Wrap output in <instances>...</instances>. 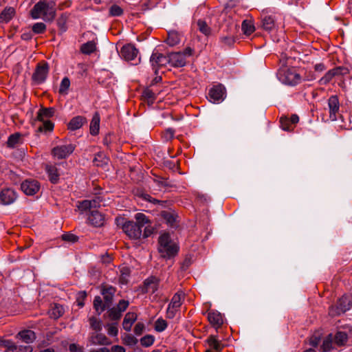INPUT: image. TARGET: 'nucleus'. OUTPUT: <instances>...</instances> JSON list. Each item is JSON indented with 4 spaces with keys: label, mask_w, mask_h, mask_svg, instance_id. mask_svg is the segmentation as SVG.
<instances>
[{
    "label": "nucleus",
    "mask_w": 352,
    "mask_h": 352,
    "mask_svg": "<svg viewBox=\"0 0 352 352\" xmlns=\"http://www.w3.org/2000/svg\"><path fill=\"white\" fill-rule=\"evenodd\" d=\"M102 199L100 197H96L93 199H86L78 202V208L81 212H85L90 210V214L88 217V221L90 224L95 227H100L104 224V218L103 214L98 210H93L100 206Z\"/></svg>",
    "instance_id": "f257e3e1"
},
{
    "label": "nucleus",
    "mask_w": 352,
    "mask_h": 352,
    "mask_svg": "<svg viewBox=\"0 0 352 352\" xmlns=\"http://www.w3.org/2000/svg\"><path fill=\"white\" fill-rule=\"evenodd\" d=\"M30 14L34 19H42L45 21H52L56 16L54 3L45 0L40 1L34 6Z\"/></svg>",
    "instance_id": "f03ea898"
},
{
    "label": "nucleus",
    "mask_w": 352,
    "mask_h": 352,
    "mask_svg": "<svg viewBox=\"0 0 352 352\" xmlns=\"http://www.w3.org/2000/svg\"><path fill=\"white\" fill-rule=\"evenodd\" d=\"M135 219L136 222L127 221L123 225L122 229L129 238L138 239L142 236V228L149 223V219L141 212L135 214Z\"/></svg>",
    "instance_id": "7ed1b4c3"
},
{
    "label": "nucleus",
    "mask_w": 352,
    "mask_h": 352,
    "mask_svg": "<svg viewBox=\"0 0 352 352\" xmlns=\"http://www.w3.org/2000/svg\"><path fill=\"white\" fill-rule=\"evenodd\" d=\"M159 252L165 258L175 256L179 250L176 243L170 239L168 233H163L159 237Z\"/></svg>",
    "instance_id": "20e7f679"
},
{
    "label": "nucleus",
    "mask_w": 352,
    "mask_h": 352,
    "mask_svg": "<svg viewBox=\"0 0 352 352\" xmlns=\"http://www.w3.org/2000/svg\"><path fill=\"white\" fill-rule=\"evenodd\" d=\"M278 80L283 84L294 86L301 82L302 77L295 68L282 67L278 72Z\"/></svg>",
    "instance_id": "39448f33"
},
{
    "label": "nucleus",
    "mask_w": 352,
    "mask_h": 352,
    "mask_svg": "<svg viewBox=\"0 0 352 352\" xmlns=\"http://www.w3.org/2000/svg\"><path fill=\"white\" fill-rule=\"evenodd\" d=\"M352 306V296L344 295L340 298L335 307H331L329 309V314L331 316H339L349 310Z\"/></svg>",
    "instance_id": "423d86ee"
},
{
    "label": "nucleus",
    "mask_w": 352,
    "mask_h": 352,
    "mask_svg": "<svg viewBox=\"0 0 352 352\" xmlns=\"http://www.w3.org/2000/svg\"><path fill=\"white\" fill-rule=\"evenodd\" d=\"M138 50L132 44H126L122 47L120 51V56L126 61H133V65L140 63V58H138Z\"/></svg>",
    "instance_id": "0eeeda50"
},
{
    "label": "nucleus",
    "mask_w": 352,
    "mask_h": 352,
    "mask_svg": "<svg viewBox=\"0 0 352 352\" xmlns=\"http://www.w3.org/2000/svg\"><path fill=\"white\" fill-rule=\"evenodd\" d=\"M76 146L72 143L57 145L52 150V155L58 160L65 159L75 150Z\"/></svg>",
    "instance_id": "6e6552de"
},
{
    "label": "nucleus",
    "mask_w": 352,
    "mask_h": 352,
    "mask_svg": "<svg viewBox=\"0 0 352 352\" xmlns=\"http://www.w3.org/2000/svg\"><path fill=\"white\" fill-rule=\"evenodd\" d=\"M0 346L5 348V352H32L30 345L17 344L10 340H1Z\"/></svg>",
    "instance_id": "1a4fd4ad"
},
{
    "label": "nucleus",
    "mask_w": 352,
    "mask_h": 352,
    "mask_svg": "<svg viewBox=\"0 0 352 352\" xmlns=\"http://www.w3.org/2000/svg\"><path fill=\"white\" fill-rule=\"evenodd\" d=\"M150 63L153 70L157 74V70L167 63H169L168 56H166L160 53L158 51L154 50L150 58Z\"/></svg>",
    "instance_id": "9d476101"
},
{
    "label": "nucleus",
    "mask_w": 352,
    "mask_h": 352,
    "mask_svg": "<svg viewBox=\"0 0 352 352\" xmlns=\"http://www.w3.org/2000/svg\"><path fill=\"white\" fill-rule=\"evenodd\" d=\"M184 294L182 292H177L173 296L166 311L168 318H173L175 316L176 312L182 304Z\"/></svg>",
    "instance_id": "9b49d317"
},
{
    "label": "nucleus",
    "mask_w": 352,
    "mask_h": 352,
    "mask_svg": "<svg viewBox=\"0 0 352 352\" xmlns=\"http://www.w3.org/2000/svg\"><path fill=\"white\" fill-rule=\"evenodd\" d=\"M226 98V89L222 85L212 87L208 93L209 100L213 103H219Z\"/></svg>",
    "instance_id": "f8f14e48"
},
{
    "label": "nucleus",
    "mask_w": 352,
    "mask_h": 352,
    "mask_svg": "<svg viewBox=\"0 0 352 352\" xmlns=\"http://www.w3.org/2000/svg\"><path fill=\"white\" fill-rule=\"evenodd\" d=\"M328 108L329 113V119L331 121L336 120L340 110V102L338 96L333 95L329 98Z\"/></svg>",
    "instance_id": "ddd939ff"
},
{
    "label": "nucleus",
    "mask_w": 352,
    "mask_h": 352,
    "mask_svg": "<svg viewBox=\"0 0 352 352\" xmlns=\"http://www.w3.org/2000/svg\"><path fill=\"white\" fill-rule=\"evenodd\" d=\"M49 72L48 65L46 63L39 64L32 76V79L36 84L43 83L47 76Z\"/></svg>",
    "instance_id": "4468645a"
},
{
    "label": "nucleus",
    "mask_w": 352,
    "mask_h": 352,
    "mask_svg": "<svg viewBox=\"0 0 352 352\" xmlns=\"http://www.w3.org/2000/svg\"><path fill=\"white\" fill-rule=\"evenodd\" d=\"M21 188L27 195H34L39 190L40 184L36 180L27 179L21 184Z\"/></svg>",
    "instance_id": "2eb2a0df"
},
{
    "label": "nucleus",
    "mask_w": 352,
    "mask_h": 352,
    "mask_svg": "<svg viewBox=\"0 0 352 352\" xmlns=\"http://www.w3.org/2000/svg\"><path fill=\"white\" fill-rule=\"evenodd\" d=\"M17 195L11 188L3 189L0 193V200L3 205H10L15 201Z\"/></svg>",
    "instance_id": "dca6fc26"
},
{
    "label": "nucleus",
    "mask_w": 352,
    "mask_h": 352,
    "mask_svg": "<svg viewBox=\"0 0 352 352\" xmlns=\"http://www.w3.org/2000/svg\"><path fill=\"white\" fill-rule=\"evenodd\" d=\"M168 60L169 64L175 67H184L186 63L185 55L182 52L169 54Z\"/></svg>",
    "instance_id": "f3484780"
},
{
    "label": "nucleus",
    "mask_w": 352,
    "mask_h": 352,
    "mask_svg": "<svg viewBox=\"0 0 352 352\" xmlns=\"http://www.w3.org/2000/svg\"><path fill=\"white\" fill-rule=\"evenodd\" d=\"M159 279L155 276L146 278L144 282V292L146 293H155L159 286Z\"/></svg>",
    "instance_id": "a211bd4d"
},
{
    "label": "nucleus",
    "mask_w": 352,
    "mask_h": 352,
    "mask_svg": "<svg viewBox=\"0 0 352 352\" xmlns=\"http://www.w3.org/2000/svg\"><path fill=\"white\" fill-rule=\"evenodd\" d=\"M208 319L210 323L217 328L221 327L223 322L221 313L214 310L210 311L208 313Z\"/></svg>",
    "instance_id": "6ab92c4d"
},
{
    "label": "nucleus",
    "mask_w": 352,
    "mask_h": 352,
    "mask_svg": "<svg viewBox=\"0 0 352 352\" xmlns=\"http://www.w3.org/2000/svg\"><path fill=\"white\" fill-rule=\"evenodd\" d=\"M89 342L91 345H109L111 344L109 339L102 333L92 334Z\"/></svg>",
    "instance_id": "aec40b11"
},
{
    "label": "nucleus",
    "mask_w": 352,
    "mask_h": 352,
    "mask_svg": "<svg viewBox=\"0 0 352 352\" xmlns=\"http://www.w3.org/2000/svg\"><path fill=\"white\" fill-rule=\"evenodd\" d=\"M116 292V288L112 286L106 285L102 288L101 294L104 297L107 306H110Z\"/></svg>",
    "instance_id": "412c9836"
},
{
    "label": "nucleus",
    "mask_w": 352,
    "mask_h": 352,
    "mask_svg": "<svg viewBox=\"0 0 352 352\" xmlns=\"http://www.w3.org/2000/svg\"><path fill=\"white\" fill-rule=\"evenodd\" d=\"M16 338L28 344L27 345H29V344L32 343L35 340L36 335L33 331L27 329L20 331L17 334Z\"/></svg>",
    "instance_id": "4be33fe9"
},
{
    "label": "nucleus",
    "mask_w": 352,
    "mask_h": 352,
    "mask_svg": "<svg viewBox=\"0 0 352 352\" xmlns=\"http://www.w3.org/2000/svg\"><path fill=\"white\" fill-rule=\"evenodd\" d=\"M45 170L48 175L50 182L53 184H56L59 179V173L55 165L47 164Z\"/></svg>",
    "instance_id": "5701e85b"
},
{
    "label": "nucleus",
    "mask_w": 352,
    "mask_h": 352,
    "mask_svg": "<svg viewBox=\"0 0 352 352\" xmlns=\"http://www.w3.org/2000/svg\"><path fill=\"white\" fill-rule=\"evenodd\" d=\"M54 108H43L38 111L36 119L38 121L49 120L54 116Z\"/></svg>",
    "instance_id": "b1692460"
},
{
    "label": "nucleus",
    "mask_w": 352,
    "mask_h": 352,
    "mask_svg": "<svg viewBox=\"0 0 352 352\" xmlns=\"http://www.w3.org/2000/svg\"><path fill=\"white\" fill-rule=\"evenodd\" d=\"M206 342L208 345V349L214 351L221 352L223 348L221 342L214 336H209L206 340Z\"/></svg>",
    "instance_id": "393cba45"
},
{
    "label": "nucleus",
    "mask_w": 352,
    "mask_h": 352,
    "mask_svg": "<svg viewBox=\"0 0 352 352\" xmlns=\"http://www.w3.org/2000/svg\"><path fill=\"white\" fill-rule=\"evenodd\" d=\"M14 14L15 10L13 8H6L0 14V23H8L12 19Z\"/></svg>",
    "instance_id": "a878e982"
},
{
    "label": "nucleus",
    "mask_w": 352,
    "mask_h": 352,
    "mask_svg": "<svg viewBox=\"0 0 352 352\" xmlns=\"http://www.w3.org/2000/svg\"><path fill=\"white\" fill-rule=\"evenodd\" d=\"M137 319V316L134 313H127L124 318L122 326L124 330L130 331L131 327Z\"/></svg>",
    "instance_id": "bb28decb"
},
{
    "label": "nucleus",
    "mask_w": 352,
    "mask_h": 352,
    "mask_svg": "<svg viewBox=\"0 0 352 352\" xmlns=\"http://www.w3.org/2000/svg\"><path fill=\"white\" fill-rule=\"evenodd\" d=\"M340 68H336L329 70L318 81L320 85H324L328 84L333 78L339 74Z\"/></svg>",
    "instance_id": "cd10ccee"
},
{
    "label": "nucleus",
    "mask_w": 352,
    "mask_h": 352,
    "mask_svg": "<svg viewBox=\"0 0 352 352\" xmlns=\"http://www.w3.org/2000/svg\"><path fill=\"white\" fill-rule=\"evenodd\" d=\"M85 122V119L81 116L73 118L68 124V129L71 131L79 129Z\"/></svg>",
    "instance_id": "c85d7f7f"
},
{
    "label": "nucleus",
    "mask_w": 352,
    "mask_h": 352,
    "mask_svg": "<svg viewBox=\"0 0 352 352\" xmlns=\"http://www.w3.org/2000/svg\"><path fill=\"white\" fill-rule=\"evenodd\" d=\"M21 144H22V138L21 134L19 133L10 135L7 141V146L10 148H14Z\"/></svg>",
    "instance_id": "c756f323"
},
{
    "label": "nucleus",
    "mask_w": 352,
    "mask_h": 352,
    "mask_svg": "<svg viewBox=\"0 0 352 352\" xmlns=\"http://www.w3.org/2000/svg\"><path fill=\"white\" fill-rule=\"evenodd\" d=\"M100 116L96 113L94 115L90 123V133L93 135L98 133L100 129Z\"/></svg>",
    "instance_id": "7c9ffc66"
},
{
    "label": "nucleus",
    "mask_w": 352,
    "mask_h": 352,
    "mask_svg": "<svg viewBox=\"0 0 352 352\" xmlns=\"http://www.w3.org/2000/svg\"><path fill=\"white\" fill-rule=\"evenodd\" d=\"M180 40V35L178 32L172 31L168 33V38L166 42L168 45L175 46L179 43Z\"/></svg>",
    "instance_id": "2f4dec72"
},
{
    "label": "nucleus",
    "mask_w": 352,
    "mask_h": 352,
    "mask_svg": "<svg viewBox=\"0 0 352 352\" xmlns=\"http://www.w3.org/2000/svg\"><path fill=\"white\" fill-rule=\"evenodd\" d=\"M42 123L38 126L37 132L47 133L52 132L54 129V124L49 120L41 121Z\"/></svg>",
    "instance_id": "473e14b6"
},
{
    "label": "nucleus",
    "mask_w": 352,
    "mask_h": 352,
    "mask_svg": "<svg viewBox=\"0 0 352 352\" xmlns=\"http://www.w3.org/2000/svg\"><path fill=\"white\" fill-rule=\"evenodd\" d=\"M65 309L62 305H54L50 309V314L51 318L57 319L64 314Z\"/></svg>",
    "instance_id": "72a5a7b5"
},
{
    "label": "nucleus",
    "mask_w": 352,
    "mask_h": 352,
    "mask_svg": "<svg viewBox=\"0 0 352 352\" xmlns=\"http://www.w3.org/2000/svg\"><path fill=\"white\" fill-rule=\"evenodd\" d=\"M96 49V43L94 41H88L82 45L80 50L83 54H90Z\"/></svg>",
    "instance_id": "f704fd0d"
},
{
    "label": "nucleus",
    "mask_w": 352,
    "mask_h": 352,
    "mask_svg": "<svg viewBox=\"0 0 352 352\" xmlns=\"http://www.w3.org/2000/svg\"><path fill=\"white\" fill-rule=\"evenodd\" d=\"M263 27L266 30H272L275 25L274 19L272 16H265L263 17Z\"/></svg>",
    "instance_id": "c9c22d12"
},
{
    "label": "nucleus",
    "mask_w": 352,
    "mask_h": 352,
    "mask_svg": "<svg viewBox=\"0 0 352 352\" xmlns=\"http://www.w3.org/2000/svg\"><path fill=\"white\" fill-rule=\"evenodd\" d=\"M347 334L344 332L338 331L334 337V342L338 346L344 345L347 341Z\"/></svg>",
    "instance_id": "e433bc0d"
},
{
    "label": "nucleus",
    "mask_w": 352,
    "mask_h": 352,
    "mask_svg": "<svg viewBox=\"0 0 352 352\" xmlns=\"http://www.w3.org/2000/svg\"><path fill=\"white\" fill-rule=\"evenodd\" d=\"M123 13V8L117 4H113L109 8V14L111 16H120Z\"/></svg>",
    "instance_id": "4c0bfd02"
},
{
    "label": "nucleus",
    "mask_w": 352,
    "mask_h": 352,
    "mask_svg": "<svg viewBox=\"0 0 352 352\" xmlns=\"http://www.w3.org/2000/svg\"><path fill=\"white\" fill-rule=\"evenodd\" d=\"M241 29L246 35H250L254 32L255 28L251 21L244 20L241 25Z\"/></svg>",
    "instance_id": "58836bf2"
},
{
    "label": "nucleus",
    "mask_w": 352,
    "mask_h": 352,
    "mask_svg": "<svg viewBox=\"0 0 352 352\" xmlns=\"http://www.w3.org/2000/svg\"><path fill=\"white\" fill-rule=\"evenodd\" d=\"M94 307L96 311L100 314L104 310L106 307H108L109 306H107L105 302H102V300L100 296H96L94 300Z\"/></svg>",
    "instance_id": "ea45409f"
},
{
    "label": "nucleus",
    "mask_w": 352,
    "mask_h": 352,
    "mask_svg": "<svg viewBox=\"0 0 352 352\" xmlns=\"http://www.w3.org/2000/svg\"><path fill=\"white\" fill-rule=\"evenodd\" d=\"M197 27L199 30L204 35L208 36L210 34L211 29L206 21L201 19L198 20Z\"/></svg>",
    "instance_id": "a19ab883"
},
{
    "label": "nucleus",
    "mask_w": 352,
    "mask_h": 352,
    "mask_svg": "<svg viewBox=\"0 0 352 352\" xmlns=\"http://www.w3.org/2000/svg\"><path fill=\"white\" fill-rule=\"evenodd\" d=\"M280 127L283 130L287 131H291L294 129L293 124L291 123L289 118L282 117L280 119Z\"/></svg>",
    "instance_id": "79ce46f5"
},
{
    "label": "nucleus",
    "mask_w": 352,
    "mask_h": 352,
    "mask_svg": "<svg viewBox=\"0 0 352 352\" xmlns=\"http://www.w3.org/2000/svg\"><path fill=\"white\" fill-rule=\"evenodd\" d=\"M333 344V338L332 335L329 334L327 337H326L322 344V350L324 352H328L332 349Z\"/></svg>",
    "instance_id": "37998d69"
},
{
    "label": "nucleus",
    "mask_w": 352,
    "mask_h": 352,
    "mask_svg": "<svg viewBox=\"0 0 352 352\" xmlns=\"http://www.w3.org/2000/svg\"><path fill=\"white\" fill-rule=\"evenodd\" d=\"M168 324L163 318H158L155 322V330L157 332H162L167 328Z\"/></svg>",
    "instance_id": "c03bdc74"
},
{
    "label": "nucleus",
    "mask_w": 352,
    "mask_h": 352,
    "mask_svg": "<svg viewBox=\"0 0 352 352\" xmlns=\"http://www.w3.org/2000/svg\"><path fill=\"white\" fill-rule=\"evenodd\" d=\"M155 341V338L151 335H146L140 339V344L144 347L151 346Z\"/></svg>",
    "instance_id": "a18cd8bd"
},
{
    "label": "nucleus",
    "mask_w": 352,
    "mask_h": 352,
    "mask_svg": "<svg viewBox=\"0 0 352 352\" xmlns=\"http://www.w3.org/2000/svg\"><path fill=\"white\" fill-rule=\"evenodd\" d=\"M70 86V80L68 78L65 77L60 82V87H59V93L64 94H67V90L69 89V87Z\"/></svg>",
    "instance_id": "49530a36"
},
{
    "label": "nucleus",
    "mask_w": 352,
    "mask_h": 352,
    "mask_svg": "<svg viewBox=\"0 0 352 352\" xmlns=\"http://www.w3.org/2000/svg\"><path fill=\"white\" fill-rule=\"evenodd\" d=\"M46 30V25L42 22L36 23L32 26V31L35 34H42Z\"/></svg>",
    "instance_id": "de8ad7c7"
},
{
    "label": "nucleus",
    "mask_w": 352,
    "mask_h": 352,
    "mask_svg": "<svg viewBox=\"0 0 352 352\" xmlns=\"http://www.w3.org/2000/svg\"><path fill=\"white\" fill-rule=\"evenodd\" d=\"M122 313L116 307H113L109 311V316L113 320H118L120 318Z\"/></svg>",
    "instance_id": "09e8293b"
},
{
    "label": "nucleus",
    "mask_w": 352,
    "mask_h": 352,
    "mask_svg": "<svg viewBox=\"0 0 352 352\" xmlns=\"http://www.w3.org/2000/svg\"><path fill=\"white\" fill-rule=\"evenodd\" d=\"M94 162L96 163L97 166H102V164L107 163L108 159L105 157L104 154L98 153L95 157Z\"/></svg>",
    "instance_id": "8fccbe9b"
},
{
    "label": "nucleus",
    "mask_w": 352,
    "mask_h": 352,
    "mask_svg": "<svg viewBox=\"0 0 352 352\" xmlns=\"http://www.w3.org/2000/svg\"><path fill=\"white\" fill-rule=\"evenodd\" d=\"M129 276V270L126 267L123 268L121 270V276L120 278V281L122 283H126L128 281V278Z\"/></svg>",
    "instance_id": "3c124183"
},
{
    "label": "nucleus",
    "mask_w": 352,
    "mask_h": 352,
    "mask_svg": "<svg viewBox=\"0 0 352 352\" xmlns=\"http://www.w3.org/2000/svg\"><path fill=\"white\" fill-rule=\"evenodd\" d=\"M174 134V130H173L172 129H168L163 133L162 138L165 141L168 142L173 138Z\"/></svg>",
    "instance_id": "603ef678"
},
{
    "label": "nucleus",
    "mask_w": 352,
    "mask_h": 352,
    "mask_svg": "<svg viewBox=\"0 0 352 352\" xmlns=\"http://www.w3.org/2000/svg\"><path fill=\"white\" fill-rule=\"evenodd\" d=\"M86 296L87 294L85 292H80L78 294L76 302L80 307L84 306V300L85 299Z\"/></svg>",
    "instance_id": "864d4df0"
},
{
    "label": "nucleus",
    "mask_w": 352,
    "mask_h": 352,
    "mask_svg": "<svg viewBox=\"0 0 352 352\" xmlns=\"http://www.w3.org/2000/svg\"><path fill=\"white\" fill-rule=\"evenodd\" d=\"M107 333L111 336H117L118 329L116 324H109L107 327Z\"/></svg>",
    "instance_id": "5fc2aeb1"
},
{
    "label": "nucleus",
    "mask_w": 352,
    "mask_h": 352,
    "mask_svg": "<svg viewBox=\"0 0 352 352\" xmlns=\"http://www.w3.org/2000/svg\"><path fill=\"white\" fill-rule=\"evenodd\" d=\"M89 321L92 329L96 331H100L101 329L100 322L96 318H91Z\"/></svg>",
    "instance_id": "6e6d98bb"
},
{
    "label": "nucleus",
    "mask_w": 352,
    "mask_h": 352,
    "mask_svg": "<svg viewBox=\"0 0 352 352\" xmlns=\"http://www.w3.org/2000/svg\"><path fill=\"white\" fill-rule=\"evenodd\" d=\"M124 341L129 345H134L138 342V340L130 334H127L124 336Z\"/></svg>",
    "instance_id": "4d7b16f0"
},
{
    "label": "nucleus",
    "mask_w": 352,
    "mask_h": 352,
    "mask_svg": "<svg viewBox=\"0 0 352 352\" xmlns=\"http://www.w3.org/2000/svg\"><path fill=\"white\" fill-rule=\"evenodd\" d=\"M129 303V301L121 300L119 301L116 308L120 311L121 313L124 312L128 307Z\"/></svg>",
    "instance_id": "13d9d810"
},
{
    "label": "nucleus",
    "mask_w": 352,
    "mask_h": 352,
    "mask_svg": "<svg viewBox=\"0 0 352 352\" xmlns=\"http://www.w3.org/2000/svg\"><path fill=\"white\" fill-rule=\"evenodd\" d=\"M302 78L306 81H312L316 78V76L312 71H309L305 72V75Z\"/></svg>",
    "instance_id": "bf43d9fd"
},
{
    "label": "nucleus",
    "mask_w": 352,
    "mask_h": 352,
    "mask_svg": "<svg viewBox=\"0 0 352 352\" xmlns=\"http://www.w3.org/2000/svg\"><path fill=\"white\" fill-rule=\"evenodd\" d=\"M70 352H83V347L76 344H71L69 346Z\"/></svg>",
    "instance_id": "052dcab7"
},
{
    "label": "nucleus",
    "mask_w": 352,
    "mask_h": 352,
    "mask_svg": "<svg viewBox=\"0 0 352 352\" xmlns=\"http://www.w3.org/2000/svg\"><path fill=\"white\" fill-rule=\"evenodd\" d=\"M63 239L67 241L75 242L78 238L73 234H65L63 235Z\"/></svg>",
    "instance_id": "680f3d73"
},
{
    "label": "nucleus",
    "mask_w": 352,
    "mask_h": 352,
    "mask_svg": "<svg viewBox=\"0 0 352 352\" xmlns=\"http://www.w3.org/2000/svg\"><path fill=\"white\" fill-rule=\"evenodd\" d=\"M110 352H126V350L120 345H113L111 346Z\"/></svg>",
    "instance_id": "e2e57ef3"
},
{
    "label": "nucleus",
    "mask_w": 352,
    "mask_h": 352,
    "mask_svg": "<svg viewBox=\"0 0 352 352\" xmlns=\"http://www.w3.org/2000/svg\"><path fill=\"white\" fill-rule=\"evenodd\" d=\"M320 342V338L317 336H312L310 338L309 344L312 346H317Z\"/></svg>",
    "instance_id": "0e129e2a"
},
{
    "label": "nucleus",
    "mask_w": 352,
    "mask_h": 352,
    "mask_svg": "<svg viewBox=\"0 0 352 352\" xmlns=\"http://www.w3.org/2000/svg\"><path fill=\"white\" fill-rule=\"evenodd\" d=\"M144 325L141 323H138L134 327V332L137 335L141 334Z\"/></svg>",
    "instance_id": "69168bd1"
},
{
    "label": "nucleus",
    "mask_w": 352,
    "mask_h": 352,
    "mask_svg": "<svg viewBox=\"0 0 352 352\" xmlns=\"http://www.w3.org/2000/svg\"><path fill=\"white\" fill-rule=\"evenodd\" d=\"M193 50L190 47H187L184 52H182V54L185 55V58L186 59V57H189L192 55Z\"/></svg>",
    "instance_id": "338daca9"
},
{
    "label": "nucleus",
    "mask_w": 352,
    "mask_h": 352,
    "mask_svg": "<svg viewBox=\"0 0 352 352\" xmlns=\"http://www.w3.org/2000/svg\"><path fill=\"white\" fill-rule=\"evenodd\" d=\"M314 69L317 72H322L326 69V67L323 63H320L316 64L314 66Z\"/></svg>",
    "instance_id": "774afa93"
}]
</instances>
